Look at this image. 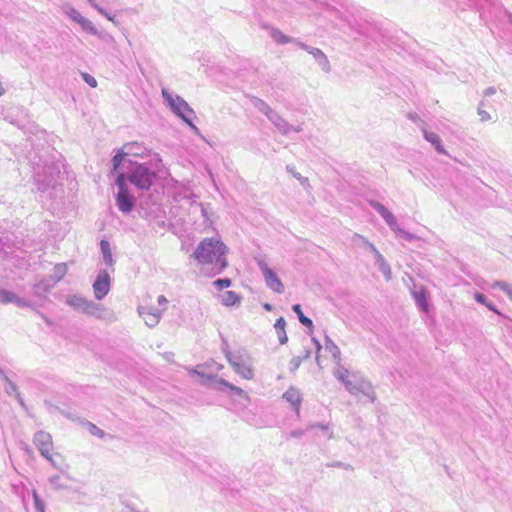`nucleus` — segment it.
Returning <instances> with one entry per match:
<instances>
[{
    "instance_id": "nucleus-1",
    "label": "nucleus",
    "mask_w": 512,
    "mask_h": 512,
    "mask_svg": "<svg viewBox=\"0 0 512 512\" xmlns=\"http://www.w3.org/2000/svg\"><path fill=\"white\" fill-rule=\"evenodd\" d=\"M228 247L214 237L204 238L194 250L192 257L201 265H213L214 274H220L227 267Z\"/></svg>"
},
{
    "instance_id": "nucleus-2",
    "label": "nucleus",
    "mask_w": 512,
    "mask_h": 512,
    "mask_svg": "<svg viewBox=\"0 0 512 512\" xmlns=\"http://www.w3.org/2000/svg\"><path fill=\"white\" fill-rule=\"evenodd\" d=\"M63 163L59 159L44 158L34 167V180L38 191L57 190Z\"/></svg>"
},
{
    "instance_id": "nucleus-3",
    "label": "nucleus",
    "mask_w": 512,
    "mask_h": 512,
    "mask_svg": "<svg viewBox=\"0 0 512 512\" xmlns=\"http://www.w3.org/2000/svg\"><path fill=\"white\" fill-rule=\"evenodd\" d=\"M122 173L126 174V182L142 191L149 190L155 178V173L148 166L132 160H127L126 171Z\"/></svg>"
},
{
    "instance_id": "nucleus-4",
    "label": "nucleus",
    "mask_w": 512,
    "mask_h": 512,
    "mask_svg": "<svg viewBox=\"0 0 512 512\" xmlns=\"http://www.w3.org/2000/svg\"><path fill=\"white\" fill-rule=\"evenodd\" d=\"M162 96L171 111L181 118L196 134H199V129L192 121L195 117V112L189 104L181 96H173L166 89H162Z\"/></svg>"
},
{
    "instance_id": "nucleus-5",
    "label": "nucleus",
    "mask_w": 512,
    "mask_h": 512,
    "mask_svg": "<svg viewBox=\"0 0 512 512\" xmlns=\"http://www.w3.org/2000/svg\"><path fill=\"white\" fill-rule=\"evenodd\" d=\"M115 184L118 188L115 195L116 206L121 212L128 214L134 209L136 200L129 191L126 183V174L117 173Z\"/></svg>"
},
{
    "instance_id": "nucleus-6",
    "label": "nucleus",
    "mask_w": 512,
    "mask_h": 512,
    "mask_svg": "<svg viewBox=\"0 0 512 512\" xmlns=\"http://www.w3.org/2000/svg\"><path fill=\"white\" fill-rule=\"evenodd\" d=\"M191 373L196 374V375L200 376L201 378L207 379L209 381V386L215 390H218L221 392H225L228 390L231 396H237V397L244 398V399L248 400V395L243 389L231 384L230 382H228L227 380H225L223 378H217L216 376L207 374L204 371L199 370V369H193V370H191Z\"/></svg>"
},
{
    "instance_id": "nucleus-7",
    "label": "nucleus",
    "mask_w": 512,
    "mask_h": 512,
    "mask_svg": "<svg viewBox=\"0 0 512 512\" xmlns=\"http://www.w3.org/2000/svg\"><path fill=\"white\" fill-rule=\"evenodd\" d=\"M257 265H258L260 271L262 272V275L265 279V283H266L267 287H269L271 290H273L276 293H279V294L283 293L284 292L283 283L281 282V280L279 279L277 274L271 268L268 267L267 263L264 260L259 259V260H257Z\"/></svg>"
},
{
    "instance_id": "nucleus-8",
    "label": "nucleus",
    "mask_w": 512,
    "mask_h": 512,
    "mask_svg": "<svg viewBox=\"0 0 512 512\" xmlns=\"http://www.w3.org/2000/svg\"><path fill=\"white\" fill-rule=\"evenodd\" d=\"M111 278L106 270L101 269L93 283V291L97 300H102L110 291Z\"/></svg>"
},
{
    "instance_id": "nucleus-9",
    "label": "nucleus",
    "mask_w": 512,
    "mask_h": 512,
    "mask_svg": "<svg viewBox=\"0 0 512 512\" xmlns=\"http://www.w3.org/2000/svg\"><path fill=\"white\" fill-rule=\"evenodd\" d=\"M33 442L37 446L40 454L48 459L52 465L55 466V462L53 461L50 451L52 449V438L51 435L45 431H38L35 433L33 437Z\"/></svg>"
},
{
    "instance_id": "nucleus-10",
    "label": "nucleus",
    "mask_w": 512,
    "mask_h": 512,
    "mask_svg": "<svg viewBox=\"0 0 512 512\" xmlns=\"http://www.w3.org/2000/svg\"><path fill=\"white\" fill-rule=\"evenodd\" d=\"M298 47L301 48L302 50L308 52L309 54H311L313 56L314 60L316 61V63L320 66V68L324 72H326V73L330 72V70H331L330 62L322 50H320L319 48H316V47L309 46L302 41L298 42Z\"/></svg>"
},
{
    "instance_id": "nucleus-11",
    "label": "nucleus",
    "mask_w": 512,
    "mask_h": 512,
    "mask_svg": "<svg viewBox=\"0 0 512 512\" xmlns=\"http://www.w3.org/2000/svg\"><path fill=\"white\" fill-rule=\"evenodd\" d=\"M165 310V307L163 309L155 308V307H138V313L141 317H143L145 323L150 328L155 327L161 318L162 312Z\"/></svg>"
},
{
    "instance_id": "nucleus-12",
    "label": "nucleus",
    "mask_w": 512,
    "mask_h": 512,
    "mask_svg": "<svg viewBox=\"0 0 512 512\" xmlns=\"http://www.w3.org/2000/svg\"><path fill=\"white\" fill-rule=\"evenodd\" d=\"M269 121L279 130L283 135L289 134L291 131L300 132L301 128L292 127L285 119H283L276 111H272L267 117Z\"/></svg>"
},
{
    "instance_id": "nucleus-13",
    "label": "nucleus",
    "mask_w": 512,
    "mask_h": 512,
    "mask_svg": "<svg viewBox=\"0 0 512 512\" xmlns=\"http://www.w3.org/2000/svg\"><path fill=\"white\" fill-rule=\"evenodd\" d=\"M369 205L377 211L385 220L386 224L390 227H396V218L383 204L376 200H369Z\"/></svg>"
},
{
    "instance_id": "nucleus-14",
    "label": "nucleus",
    "mask_w": 512,
    "mask_h": 512,
    "mask_svg": "<svg viewBox=\"0 0 512 512\" xmlns=\"http://www.w3.org/2000/svg\"><path fill=\"white\" fill-rule=\"evenodd\" d=\"M411 293L417 307L421 311L427 312L429 310L427 290L423 286H420L419 288L412 290Z\"/></svg>"
},
{
    "instance_id": "nucleus-15",
    "label": "nucleus",
    "mask_w": 512,
    "mask_h": 512,
    "mask_svg": "<svg viewBox=\"0 0 512 512\" xmlns=\"http://www.w3.org/2000/svg\"><path fill=\"white\" fill-rule=\"evenodd\" d=\"M421 131L423 133L424 139L429 142L439 154H447V151L442 145V140L438 134L428 131L425 127H421Z\"/></svg>"
},
{
    "instance_id": "nucleus-16",
    "label": "nucleus",
    "mask_w": 512,
    "mask_h": 512,
    "mask_svg": "<svg viewBox=\"0 0 512 512\" xmlns=\"http://www.w3.org/2000/svg\"><path fill=\"white\" fill-rule=\"evenodd\" d=\"M283 398L292 405L293 410L297 415L300 413V405L302 402V396L298 389L290 387L284 394Z\"/></svg>"
},
{
    "instance_id": "nucleus-17",
    "label": "nucleus",
    "mask_w": 512,
    "mask_h": 512,
    "mask_svg": "<svg viewBox=\"0 0 512 512\" xmlns=\"http://www.w3.org/2000/svg\"><path fill=\"white\" fill-rule=\"evenodd\" d=\"M344 386L349 393L352 395H357L358 393L365 392V389L370 390L371 383L363 379L354 382L349 380L347 383H345Z\"/></svg>"
},
{
    "instance_id": "nucleus-18",
    "label": "nucleus",
    "mask_w": 512,
    "mask_h": 512,
    "mask_svg": "<svg viewBox=\"0 0 512 512\" xmlns=\"http://www.w3.org/2000/svg\"><path fill=\"white\" fill-rule=\"evenodd\" d=\"M105 311L106 309L103 307L102 304L96 303L92 300H87L83 313L90 316H94L98 319H102L104 318Z\"/></svg>"
},
{
    "instance_id": "nucleus-19",
    "label": "nucleus",
    "mask_w": 512,
    "mask_h": 512,
    "mask_svg": "<svg viewBox=\"0 0 512 512\" xmlns=\"http://www.w3.org/2000/svg\"><path fill=\"white\" fill-rule=\"evenodd\" d=\"M270 36L271 38L278 44H287V43H295L298 46V42H301L297 38H293L290 36L285 35L280 31L278 28L272 27L270 29Z\"/></svg>"
},
{
    "instance_id": "nucleus-20",
    "label": "nucleus",
    "mask_w": 512,
    "mask_h": 512,
    "mask_svg": "<svg viewBox=\"0 0 512 512\" xmlns=\"http://www.w3.org/2000/svg\"><path fill=\"white\" fill-rule=\"evenodd\" d=\"M232 368L238 375L246 380H251L254 377V370L248 362L234 363V367Z\"/></svg>"
},
{
    "instance_id": "nucleus-21",
    "label": "nucleus",
    "mask_w": 512,
    "mask_h": 512,
    "mask_svg": "<svg viewBox=\"0 0 512 512\" xmlns=\"http://www.w3.org/2000/svg\"><path fill=\"white\" fill-rule=\"evenodd\" d=\"M88 299L80 296V295H77V294H72V295H68L67 298H66V304H68L69 306H71L73 309H75L76 311H80V312H83L84 311V307L86 305V302H87Z\"/></svg>"
},
{
    "instance_id": "nucleus-22",
    "label": "nucleus",
    "mask_w": 512,
    "mask_h": 512,
    "mask_svg": "<svg viewBox=\"0 0 512 512\" xmlns=\"http://www.w3.org/2000/svg\"><path fill=\"white\" fill-rule=\"evenodd\" d=\"M123 147L127 155H132L136 157L144 156L147 151L146 147L137 142L126 143Z\"/></svg>"
},
{
    "instance_id": "nucleus-23",
    "label": "nucleus",
    "mask_w": 512,
    "mask_h": 512,
    "mask_svg": "<svg viewBox=\"0 0 512 512\" xmlns=\"http://www.w3.org/2000/svg\"><path fill=\"white\" fill-rule=\"evenodd\" d=\"M100 249H101L104 263L107 266L112 267L114 265L115 261L112 256V251H111V246H110L109 241L102 239L100 241Z\"/></svg>"
},
{
    "instance_id": "nucleus-24",
    "label": "nucleus",
    "mask_w": 512,
    "mask_h": 512,
    "mask_svg": "<svg viewBox=\"0 0 512 512\" xmlns=\"http://www.w3.org/2000/svg\"><path fill=\"white\" fill-rule=\"evenodd\" d=\"M68 480H70L68 475H66L65 478L61 475H54L49 478V483L55 490H67L69 489L67 485Z\"/></svg>"
},
{
    "instance_id": "nucleus-25",
    "label": "nucleus",
    "mask_w": 512,
    "mask_h": 512,
    "mask_svg": "<svg viewBox=\"0 0 512 512\" xmlns=\"http://www.w3.org/2000/svg\"><path fill=\"white\" fill-rule=\"evenodd\" d=\"M221 303L225 306H233L240 302L241 297L234 291H226L220 295Z\"/></svg>"
},
{
    "instance_id": "nucleus-26",
    "label": "nucleus",
    "mask_w": 512,
    "mask_h": 512,
    "mask_svg": "<svg viewBox=\"0 0 512 512\" xmlns=\"http://www.w3.org/2000/svg\"><path fill=\"white\" fill-rule=\"evenodd\" d=\"M250 100L253 106L256 109H258L261 113H263L266 117H268L270 113L273 111V109L264 100L256 96H252Z\"/></svg>"
},
{
    "instance_id": "nucleus-27",
    "label": "nucleus",
    "mask_w": 512,
    "mask_h": 512,
    "mask_svg": "<svg viewBox=\"0 0 512 512\" xmlns=\"http://www.w3.org/2000/svg\"><path fill=\"white\" fill-rule=\"evenodd\" d=\"M292 310H293V312H295V313H296V315H297V317H298L299 322H300L303 326H305V327H307V328H310V329H312V328H313V321H312L309 317H307V316H305V315H304V313H303V311H302V308H301V305H300V304H294V305L292 306Z\"/></svg>"
},
{
    "instance_id": "nucleus-28",
    "label": "nucleus",
    "mask_w": 512,
    "mask_h": 512,
    "mask_svg": "<svg viewBox=\"0 0 512 512\" xmlns=\"http://www.w3.org/2000/svg\"><path fill=\"white\" fill-rule=\"evenodd\" d=\"M78 24L85 32L91 35L98 36L99 38H104L102 36V32H99L95 25L89 19L83 17L82 19H80V22Z\"/></svg>"
},
{
    "instance_id": "nucleus-29",
    "label": "nucleus",
    "mask_w": 512,
    "mask_h": 512,
    "mask_svg": "<svg viewBox=\"0 0 512 512\" xmlns=\"http://www.w3.org/2000/svg\"><path fill=\"white\" fill-rule=\"evenodd\" d=\"M325 349L332 355L334 360L337 362L341 359V351L339 347L329 338V336H325Z\"/></svg>"
},
{
    "instance_id": "nucleus-30",
    "label": "nucleus",
    "mask_w": 512,
    "mask_h": 512,
    "mask_svg": "<svg viewBox=\"0 0 512 512\" xmlns=\"http://www.w3.org/2000/svg\"><path fill=\"white\" fill-rule=\"evenodd\" d=\"M125 156H128V155L125 153L124 147H122V149L118 150V152L112 158V165H113L112 172H118V170L121 167L123 162H124L125 167L127 166V161H125Z\"/></svg>"
},
{
    "instance_id": "nucleus-31",
    "label": "nucleus",
    "mask_w": 512,
    "mask_h": 512,
    "mask_svg": "<svg viewBox=\"0 0 512 512\" xmlns=\"http://www.w3.org/2000/svg\"><path fill=\"white\" fill-rule=\"evenodd\" d=\"M376 264L378 265L379 270L385 276L386 280H390L391 279V268H390L389 264L386 262V260L384 259L382 254L378 255V257H376Z\"/></svg>"
},
{
    "instance_id": "nucleus-32",
    "label": "nucleus",
    "mask_w": 512,
    "mask_h": 512,
    "mask_svg": "<svg viewBox=\"0 0 512 512\" xmlns=\"http://www.w3.org/2000/svg\"><path fill=\"white\" fill-rule=\"evenodd\" d=\"M474 299L476 300V302L485 305L490 311L500 314V312L497 310L496 306L492 302L488 301L485 294L477 292L474 295Z\"/></svg>"
},
{
    "instance_id": "nucleus-33",
    "label": "nucleus",
    "mask_w": 512,
    "mask_h": 512,
    "mask_svg": "<svg viewBox=\"0 0 512 512\" xmlns=\"http://www.w3.org/2000/svg\"><path fill=\"white\" fill-rule=\"evenodd\" d=\"M390 229L395 232L399 237L403 238L406 241H413L417 239V236L400 228L398 223L396 222V227H390Z\"/></svg>"
},
{
    "instance_id": "nucleus-34",
    "label": "nucleus",
    "mask_w": 512,
    "mask_h": 512,
    "mask_svg": "<svg viewBox=\"0 0 512 512\" xmlns=\"http://www.w3.org/2000/svg\"><path fill=\"white\" fill-rule=\"evenodd\" d=\"M287 172H289L294 178H296L300 184L304 187L309 186V180L307 177H303L300 173H298L294 166L287 165L286 166Z\"/></svg>"
},
{
    "instance_id": "nucleus-35",
    "label": "nucleus",
    "mask_w": 512,
    "mask_h": 512,
    "mask_svg": "<svg viewBox=\"0 0 512 512\" xmlns=\"http://www.w3.org/2000/svg\"><path fill=\"white\" fill-rule=\"evenodd\" d=\"M16 294L6 289H0V302L3 304L14 303Z\"/></svg>"
},
{
    "instance_id": "nucleus-36",
    "label": "nucleus",
    "mask_w": 512,
    "mask_h": 512,
    "mask_svg": "<svg viewBox=\"0 0 512 512\" xmlns=\"http://www.w3.org/2000/svg\"><path fill=\"white\" fill-rule=\"evenodd\" d=\"M66 272H67L66 264H64V263L57 264L54 266V269H53V277L55 278L56 281H59L65 276Z\"/></svg>"
},
{
    "instance_id": "nucleus-37",
    "label": "nucleus",
    "mask_w": 512,
    "mask_h": 512,
    "mask_svg": "<svg viewBox=\"0 0 512 512\" xmlns=\"http://www.w3.org/2000/svg\"><path fill=\"white\" fill-rule=\"evenodd\" d=\"M32 496L36 512H45V504L35 490L33 491Z\"/></svg>"
},
{
    "instance_id": "nucleus-38",
    "label": "nucleus",
    "mask_w": 512,
    "mask_h": 512,
    "mask_svg": "<svg viewBox=\"0 0 512 512\" xmlns=\"http://www.w3.org/2000/svg\"><path fill=\"white\" fill-rule=\"evenodd\" d=\"M232 284V281L231 279L229 278H220V279H217L213 282V285L215 286V288L218 290V291H221L225 288H228L230 287Z\"/></svg>"
},
{
    "instance_id": "nucleus-39",
    "label": "nucleus",
    "mask_w": 512,
    "mask_h": 512,
    "mask_svg": "<svg viewBox=\"0 0 512 512\" xmlns=\"http://www.w3.org/2000/svg\"><path fill=\"white\" fill-rule=\"evenodd\" d=\"M4 380L6 381L7 383V386L5 387V392L9 395V396H12V395H16V393H18V389H17V386L16 384L11 381L7 376H4Z\"/></svg>"
},
{
    "instance_id": "nucleus-40",
    "label": "nucleus",
    "mask_w": 512,
    "mask_h": 512,
    "mask_svg": "<svg viewBox=\"0 0 512 512\" xmlns=\"http://www.w3.org/2000/svg\"><path fill=\"white\" fill-rule=\"evenodd\" d=\"M227 361L232 367H234V363L247 362L240 351L233 352V354L228 357Z\"/></svg>"
},
{
    "instance_id": "nucleus-41",
    "label": "nucleus",
    "mask_w": 512,
    "mask_h": 512,
    "mask_svg": "<svg viewBox=\"0 0 512 512\" xmlns=\"http://www.w3.org/2000/svg\"><path fill=\"white\" fill-rule=\"evenodd\" d=\"M65 13L76 23L80 22V19H82L84 16H82L75 8L73 7H67Z\"/></svg>"
},
{
    "instance_id": "nucleus-42",
    "label": "nucleus",
    "mask_w": 512,
    "mask_h": 512,
    "mask_svg": "<svg viewBox=\"0 0 512 512\" xmlns=\"http://www.w3.org/2000/svg\"><path fill=\"white\" fill-rule=\"evenodd\" d=\"M492 287L493 288H495V287L500 288L503 292H505L507 294V296L510 295L509 291H512V286L510 284H508L507 282H504V281H496L493 284Z\"/></svg>"
},
{
    "instance_id": "nucleus-43",
    "label": "nucleus",
    "mask_w": 512,
    "mask_h": 512,
    "mask_svg": "<svg viewBox=\"0 0 512 512\" xmlns=\"http://www.w3.org/2000/svg\"><path fill=\"white\" fill-rule=\"evenodd\" d=\"M302 358L300 356L293 357L289 362V370L294 373L301 365Z\"/></svg>"
},
{
    "instance_id": "nucleus-44",
    "label": "nucleus",
    "mask_w": 512,
    "mask_h": 512,
    "mask_svg": "<svg viewBox=\"0 0 512 512\" xmlns=\"http://www.w3.org/2000/svg\"><path fill=\"white\" fill-rule=\"evenodd\" d=\"M87 425L89 428V432L92 435L97 436L99 438H102L104 436V431L102 429H100L99 427H97L95 424L88 422Z\"/></svg>"
},
{
    "instance_id": "nucleus-45",
    "label": "nucleus",
    "mask_w": 512,
    "mask_h": 512,
    "mask_svg": "<svg viewBox=\"0 0 512 512\" xmlns=\"http://www.w3.org/2000/svg\"><path fill=\"white\" fill-rule=\"evenodd\" d=\"M348 370L344 369L343 371H335L334 376L343 384L347 383L349 381L348 379Z\"/></svg>"
},
{
    "instance_id": "nucleus-46",
    "label": "nucleus",
    "mask_w": 512,
    "mask_h": 512,
    "mask_svg": "<svg viewBox=\"0 0 512 512\" xmlns=\"http://www.w3.org/2000/svg\"><path fill=\"white\" fill-rule=\"evenodd\" d=\"M199 368H210L211 370H215V371H219L223 368V366L221 364H218L217 362H215L214 360H211L209 362H206L205 364H203L202 366H199Z\"/></svg>"
},
{
    "instance_id": "nucleus-47",
    "label": "nucleus",
    "mask_w": 512,
    "mask_h": 512,
    "mask_svg": "<svg viewBox=\"0 0 512 512\" xmlns=\"http://www.w3.org/2000/svg\"><path fill=\"white\" fill-rule=\"evenodd\" d=\"M328 467H336V468H343L345 470H353V467L348 463H343L340 461H334L327 464Z\"/></svg>"
},
{
    "instance_id": "nucleus-48",
    "label": "nucleus",
    "mask_w": 512,
    "mask_h": 512,
    "mask_svg": "<svg viewBox=\"0 0 512 512\" xmlns=\"http://www.w3.org/2000/svg\"><path fill=\"white\" fill-rule=\"evenodd\" d=\"M407 116H408V118H409L411 121H413V122H415V123H420V128H421V127H425V123H424V121L420 119V117L418 116V114H417V113H415V112H410V113H408V115H407Z\"/></svg>"
},
{
    "instance_id": "nucleus-49",
    "label": "nucleus",
    "mask_w": 512,
    "mask_h": 512,
    "mask_svg": "<svg viewBox=\"0 0 512 512\" xmlns=\"http://www.w3.org/2000/svg\"><path fill=\"white\" fill-rule=\"evenodd\" d=\"M83 79L85 80V82H86L90 87H93V88H94V87H96V86H97V81H96V79H95L93 76H91V75H89V74H87V73H84V74H83Z\"/></svg>"
},
{
    "instance_id": "nucleus-50",
    "label": "nucleus",
    "mask_w": 512,
    "mask_h": 512,
    "mask_svg": "<svg viewBox=\"0 0 512 512\" xmlns=\"http://www.w3.org/2000/svg\"><path fill=\"white\" fill-rule=\"evenodd\" d=\"M101 15H103L106 19H108L109 21H111L114 25L118 26L119 25V21L116 20V17L115 15H112L110 12H108L107 10L104 9V13H100Z\"/></svg>"
},
{
    "instance_id": "nucleus-51",
    "label": "nucleus",
    "mask_w": 512,
    "mask_h": 512,
    "mask_svg": "<svg viewBox=\"0 0 512 512\" xmlns=\"http://www.w3.org/2000/svg\"><path fill=\"white\" fill-rule=\"evenodd\" d=\"M280 344H286L288 337L285 330H276Z\"/></svg>"
},
{
    "instance_id": "nucleus-52",
    "label": "nucleus",
    "mask_w": 512,
    "mask_h": 512,
    "mask_svg": "<svg viewBox=\"0 0 512 512\" xmlns=\"http://www.w3.org/2000/svg\"><path fill=\"white\" fill-rule=\"evenodd\" d=\"M286 321L283 317H280L276 320L274 327L276 330H285Z\"/></svg>"
},
{
    "instance_id": "nucleus-53",
    "label": "nucleus",
    "mask_w": 512,
    "mask_h": 512,
    "mask_svg": "<svg viewBox=\"0 0 512 512\" xmlns=\"http://www.w3.org/2000/svg\"><path fill=\"white\" fill-rule=\"evenodd\" d=\"M14 303H15L18 307H21V308H23V307H30V306H31V304H30V302H29V301H27V300H25V299H23V298H20V297H18V296H16V300H15V302H14Z\"/></svg>"
},
{
    "instance_id": "nucleus-54",
    "label": "nucleus",
    "mask_w": 512,
    "mask_h": 512,
    "mask_svg": "<svg viewBox=\"0 0 512 512\" xmlns=\"http://www.w3.org/2000/svg\"><path fill=\"white\" fill-rule=\"evenodd\" d=\"M478 115L480 116V120L483 122L488 121L491 118L490 114L487 111L481 109V107H478Z\"/></svg>"
},
{
    "instance_id": "nucleus-55",
    "label": "nucleus",
    "mask_w": 512,
    "mask_h": 512,
    "mask_svg": "<svg viewBox=\"0 0 512 512\" xmlns=\"http://www.w3.org/2000/svg\"><path fill=\"white\" fill-rule=\"evenodd\" d=\"M222 351H223L226 359H228V357L233 354V352L230 351L228 342L226 340L222 341Z\"/></svg>"
},
{
    "instance_id": "nucleus-56",
    "label": "nucleus",
    "mask_w": 512,
    "mask_h": 512,
    "mask_svg": "<svg viewBox=\"0 0 512 512\" xmlns=\"http://www.w3.org/2000/svg\"><path fill=\"white\" fill-rule=\"evenodd\" d=\"M87 2L89 3V5L95 9L98 13H104V8L99 6L98 3L96 2V0H87Z\"/></svg>"
},
{
    "instance_id": "nucleus-57",
    "label": "nucleus",
    "mask_w": 512,
    "mask_h": 512,
    "mask_svg": "<svg viewBox=\"0 0 512 512\" xmlns=\"http://www.w3.org/2000/svg\"><path fill=\"white\" fill-rule=\"evenodd\" d=\"M362 394L365 395L367 398H369L372 403L375 402L376 395H375L372 387L370 388V390L365 389V392H362Z\"/></svg>"
},
{
    "instance_id": "nucleus-58",
    "label": "nucleus",
    "mask_w": 512,
    "mask_h": 512,
    "mask_svg": "<svg viewBox=\"0 0 512 512\" xmlns=\"http://www.w3.org/2000/svg\"><path fill=\"white\" fill-rule=\"evenodd\" d=\"M357 240H359L362 244L368 246V244L370 243L365 237L359 235V234H355L354 237H353V241L355 243H358Z\"/></svg>"
},
{
    "instance_id": "nucleus-59",
    "label": "nucleus",
    "mask_w": 512,
    "mask_h": 512,
    "mask_svg": "<svg viewBox=\"0 0 512 512\" xmlns=\"http://www.w3.org/2000/svg\"><path fill=\"white\" fill-rule=\"evenodd\" d=\"M496 93V88L493 86H490L484 90V96L488 97Z\"/></svg>"
},
{
    "instance_id": "nucleus-60",
    "label": "nucleus",
    "mask_w": 512,
    "mask_h": 512,
    "mask_svg": "<svg viewBox=\"0 0 512 512\" xmlns=\"http://www.w3.org/2000/svg\"><path fill=\"white\" fill-rule=\"evenodd\" d=\"M370 251L375 255V258L378 257V255H381V253L377 250V248L375 247L374 244H372L371 242L368 244L367 246Z\"/></svg>"
},
{
    "instance_id": "nucleus-61",
    "label": "nucleus",
    "mask_w": 512,
    "mask_h": 512,
    "mask_svg": "<svg viewBox=\"0 0 512 512\" xmlns=\"http://www.w3.org/2000/svg\"><path fill=\"white\" fill-rule=\"evenodd\" d=\"M157 302L160 306H165L168 303V300L164 295H160L157 299Z\"/></svg>"
},
{
    "instance_id": "nucleus-62",
    "label": "nucleus",
    "mask_w": 512,
    "mask_h": 512,
    "mask_svg": "<svg viewBox=\"0 0 512 512\" xmlns=\"http://www.w3.org/2000/svg\"><path fill=\"white\" fill-rule=\"evenodd\" d=\"M15 398L17 399L18 403L23 407V408H26V405H25V402L21 396V394L18 392L16 393L15 395Z\"/></svg>"
},
{
    "instance_id": "nucleus-63",
    "label": "nucleus",
    "mask_w": 512,
    "mask_h": 512,
    "mask_svg": "<svg viewBox=\"0 0 512 512\" xmlns=\"http://www.w3.org/2000/svg\"><path fill=\"white\" fill-rule=\"evenodd\" d=\"M304 434L303 430H294L291 432L292 437H301Z\"/></svg>"
},
{
    "instance_id": "nucleus-64",
    "label": "nucleus",
    "mask_w": 512,
    "mask_h": 512,
    "mask_svg": "<svg viewBox=\"0 0 512 512\" xmlns=\"http://www.w3.org/2000/svg\"><path fill=\"white\" fill-rule=\"evenodd\" d=\"M312 342L315 344L317 352H319L321 350L320 342L316 338H314V337L312 338Z\"/></svg>"
}]
</instances>
